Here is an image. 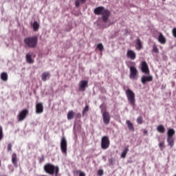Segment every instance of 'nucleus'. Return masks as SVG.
Wrapping results in <instances>:
<instances>
[{"mask_svg": "<svg viewBox=\"0 0 176 176\" xmlns=\"http://www.w3.org/2000/svg\"><path fill=\"white\" fill-rule=\"evenodd\" d=\"M144 135H148V131L146 129L144 130Z\"/></svg>", "mask_w": 176, "mask_h": 176, "instance_id": "39", "label": "nucleus"}, {"mask_svg": "<svg viewBox=\"0 0 176 176\" xmlns=\"http://www.w3.org/2000/svg\"><path fill=\"white\" fill-rule=\"evenodd\" d=\"M12 163L14 164V167L17 168L19 164H17V155L16 153H12Z\"/></svg>", "mask_w": 176, "mask_h": 176, "instance_id": "15", "label": "nucleus"}, {"mask_svg": "<svg viewBox=\"0 0 176 176\" xmlns=\"http://www.w3.org/2000/svg\"><path fill=\"white\" fill-rule=\"evenodd\" d=\"M125 94L129 105H131L133 107H135V94L134 93V91H133V90L130 89H128L125 91Z\"/></svg>", "mask_w": 176, "mask_h": 176, "instance_id": "4", "label": "nucleus"}, {"mask_svg": "<svg viewBox=\"0 0 176 176\" xmlns=\"http://www.w3.org/2000/svg\"><path fill=\"white\" fill-rule=\"evenodd\" d=\"M98 175L99 176H102L104 175V170L102 169L98 170Z\"/></svg>", "mask_w": 176, "mask_h": 176, "instance_id": "35", "label": "nucleus"}, {"mask_svg": "<svg viewBox=\"0 0 176 176\" xmlns=\"http://www.w3.org/2000/svg\"><path fill=\"white\" fill-rule=\"evenodd\" d=\"M153 52H154V53H159V49L157 48V46L156 45V44H154L153 45Z\"/></svg>", "mask_w": 176, "mask_h": 176, "instance_id": "29", "label": "nucleus"}, {"mask_svg": "<svg viewBox=\"0 0 176 176\" xmlns=\"http://www.w3.org/2000/svg\"><path fill=\"white\" fill-rule=\"evenodd\" d=\"M166 141L168 146H170V148L174 146V138H167Z\"/></svg>", "mask_w": 176, "mask_h": 176, "instance_id": "22", "label": "nucleus"}, {"mask_svg": "<svg viewBox=\"0 0 176 176\" xmlns=\"http://www.w3.org/2000/svg\"><path fill=\"white\" fill-rule=\"evenodd\" d=\"M162 1H166V0H162Z\"/></svg>", "mask_w": 176, "mask_h": 176, "instance_id": "45", "label": "nucleus"}, {"mask_svg": "<svg viewBox=\"0 0 176 176\" xmlns=\"http://www.w3.org/2000/svg\"><path fill=\"white\" fill-rule=\"evenodd\" d=\"M153 77L152 76H143L141 78V82L143 85H145L146 82H152Z\"/></svg>", "mask_w": 176, "mask_h": 176, "instance_id": "13", "label": "nucleus"}, {"mask_svg": "<svg viewBox=\"0 0 176 176\" xmlns=\"http://www.w3.org/2000/svg\"><path fill=\"white\" fill-rule=\"evenodd\" d=\"M94 14L97 16L102 15V20L103 23H107L111 16V12L109 10L105 9L103 6H99L96 8L94 10Z\"/></svg>", "mask_w": 176, "mask_h": 176, "instance_id": "1", "label": "nucleus"}, {"mask_svg": "<svg viewBox=\"0 0 176 176\" xmlns=\"http://www.w3.org/2000/svg\"><path fill=\"white\" fill-rule=\"evenodd\" d=\"M44 170L50 175H54V174H55L56 176H58L60 171V168L54 166V164L48 163L44 166Z\"/></svg>", "mask_w": 176, "mask_h": 176, "instance_id": "3", "label": "nucleus"}, {"mask_svg": "<svg viewBox=\"0 0 176 176\" xmlns=\"http://www.w3.org/2000/svg\"><path fill=\"white\" fill-rule=\"evenodd\" d=\"M75 5L76 8H79L80 6V0H76Z\"/></svg>", "mask_w": 176, "mask_h": 176, "instance_id": "34", "label": "nucleus"}, {"mask_svg": "<svg viewBox=\"0 0 176 176\" xmlns=\"http://www.w3.org/2000/svg\"><path fill=\"white\" fill-rule=\"evenodd\" d=\"M158 42H160V43H162V45H166V42H167L166 37H164L163 33L162 32L159 33Z\"/></svg>", "mask_w": 176, "mask_h": 176, "instance_id": "14", "label": "nucleus"}, {"mask_svg": "<svg viewBox=\"0 0 176 176\" xmlns=\"http://www.w3.org/2000/svg\"><path fill=\"white\" fill-rule=\"evenodd\" d=\"M3 138V129L0 126V141Z\"/></svg>", "mask_w": 176, "mask_h": 176, "instance_id": "32", "label": "nucleus"}, {"mask_svg": "<svg viewBox=\"0 0 176 176\" xmlns=\"http://www.w3.org/2000/svg\"><path fill=\"white\" fill-rule=\"evenodd\" d=\"M36 113H42L43 112V104L38 103L36 105Z\"/></svg>", "mask_w": 176, "mask_h": 176, "instance_id": "16", "label": "nucleus"}, {"mask_svg": "<svg viewBox=\"0 0 176 176\" xmlns=\"http://www.w3.org/2000/svg\"><path fill=\"white\" fill-rule=\"evenodd\" d=\"M26 61L28 63V64H33L34 60L31 57V54H26Z\"/></svg>", "mask_w": 176, "mask_h": 176, "instance_id": "24", "label": "nucleus"}, {"mask_svg": "<svg viewBox=\"0 0 176 176\" xmlns=\"http://www.w3.org/2000/svg\"><path fill=\"white\" fill-rule=\"evenodd\" d=\"M8 152H12V143H9L8 144V148H7Z\"/></svg>", "mask_w": 176, "mask_h": 176, "instance_id": "36", "label": "nucleus"}, {"mask_svg": "<svg viewBox=\"0 0 176 176\" xmlns=\"http://www.w3.org/2000/svg\"><path fill=\"white\" fill-rule=\"evenodd\" d=\"M130 69V74L129 78L132 80H137L138 79V70L137 69V67L134 66L129 67Z\"/></svg>", "mask_w": 176, "mask_h": 176, "instance_id": "5", "label": "nucleus"}, {"mask_svg": "<svg viewBox=\"0 0 176 176\" xmlns=\"http://www.w3.org/2000/svg\"><path fill=\"white\" fill-rule=\"evenodd\" d=\"M80 1L81 2V3H86V0H80Z\"/></svg>", "mask_w": 176, "mask_h": 176, "instance_id": "41", "label": "nucleus"}, {"mask_svg": "<svg viewBox=\"0 0 176 176\" xmlns=\"http://www.w3.org/2000/svg\"><path fill=\"white\" fill-rule=\"evenodd\" d=\"M76 116H77V118H80V113H77V114H76Z\"/></svg>", "mask_w": 176, "mask_h": 176, "instance_id": "42", "label": "nucleus"}, {"mask_svg": "<svg viewBox=\"0 0 176 176\" xmlns=\"http://www.w3.org/2000/svg\"><path fill=\"white\" fill-rule=\"evenodd\" d=\"M39 23H38V21H34L33 23L32 27H33V31H38V30H39Z\"/></svg>", "mask_w": 176, "mask_h": 176, "instance_id": "26", "label": "nucleus"}, {"mask_svg": "<svg viewBox=\"0 0 176 176\" xmlns=\"http://www.w3.org/2000/svg\"><path fill=\"white\" fill-rule=\"evenodd\" d=\"M175 135V130L174 129L170 128L168 129L167 138H173V136Z\"/></svg>", "mask_w": 176, "mask_h": 176, "instance_id": "18", "label": "nucleus"}, {"mask_svg": "<svg viewBox=\"0 0 176 176\" xmlns=\"http://www.w3.org/2000/svg\"><path fill=\"white\" fill-rule=\"evenodd\" d=\"M1 80H3V82H7V80H8V73H6V72L1 73Z\"/></svg>", "mask_w": 176, "mask_h": 176, "instance_id": "27", "label": "nucleus"}, {"mask_svg": "<svg viewBox=\"0 0 176 176\" xmlns=\"http://www.w3.org/2000/svg\"><path fill=\"white\" fill-rule=\"evenodd\" d=\"M159 148H160V151H163V149H164V148H165L164 142H160Z\"/></svg>", "mask_w": 176, "mask_h": 176, "instance_id": "31", "label": "nucleus"}, {"mask_svg": "<svg viewBox=\"0 0 176 176\" xmlns=\"http://www.w3.org/2000/svg\"><path fill=\"white\" fill-rule=\"evenodd\" d=\"M86 112H89V105H86L82 111V114L86 113Z\"/></svg>", "mask_w": 176, "mask_h": 176, "instance_id": "33", "label": "nucleus"}, {"mask_svg": "<svg viewBox=\"0 0 176 176\" xmlns=\"http://www.w3.org/2000/svg\"><path fill=\"white\" fill-rule=\"evenodd\" d=\"M97 48L100 50V52H102V50H104V45H102V43H99L97 45Z\"/></svg>", "mask_w": 176, "mask_h": 176, "instance_id": "30", "label": "nucleus"}, {"mask_svg": "<svg viewBox=\"0 0 176 176\" xmlns=\"http://www.w3.org/2000/svg\"><path fill=\"white\" fill-rule=\"evenodd\" d=\"M141 67L142 72L144 74H146L147 75L149 74V67L148 66V63H146V61L142 62Z\"/></svg>", "mask_w": 176, "mask_h": 176, "instance_id": "11", "label": "nucleus"}, {"mask_svg": "<svg viewBox=\"0 0 176 176\" xmlns=\"http://www.w3.org/2000/svg\"><path fill=\"white\" fill-rule=\"evenodd\" d=\"M23 42L28 47L35 49L38 46V36H32L24 38Z\"/></svg>", "mask_w": 176, "mask_h": 176, "instance_id": "2", "label": "nucleus"}, {"mask_svg": "<svg viewBox=\"0 0 176 176\" xmlns=\"http://www.w3.org/2000/svg\"><path fill=\"white\" fill-rule=\"evenodd\" d=\"M89 82L87 80H81L79 84V91H85L86 87H88Z\"/></svg>", "mask_w": 176, "mask_h": 176, "instance_id": "10", "label": "nucleus"}, {"mask_svg": "<svg viewBox=\"0 0 176 176\" xmlns=\"http://www.w3.org/2000/svg\"><path fill=\"white\" fill-rule=\"evenodd\" d=\"M0 167H1V161H0Z\"/></svg>", "mask_w": 176, "mask_h": 176, "instance_id": "44", "label": "nucleus"}, {"mask_svg": "<svg viewBox=\"0 0 176 176\" xmlns=\"http://www.w3.org/2000/svg\"><path fill=\"white\" fill-rule=\"evenodd\" d=\"M126 124H127V127L129 130V131H134V124H133V123L131 122H130V120H127L126 122Z\"/></svg>", "mask_w": 176, "mask_h": 176, "instance_id": "20", "label": "nucleus"}, {"mask_svg": "<svg viewBox=\"0 0 176 176\" xmlns=\"http://www.w3.org/2000/svg\"><path fill=\"white\" fill-rule=\"evenodd\" d=\"M136 120L138 124H142V123H144V120H142V116L138 117Z\"/></svg>", "mask_w": 176, "mask_h": 176, "instance_id": "28", "label": "nucleus"}, {"mask_svg": "<svg viewBox=\"0 0 176 176\" xmlns=\"http://www.w3.org/2000/svg\"><path fill=\"white\" fill-rule=\"evenodd\" d=\"M47 78H50V72H45L41 74V79L43 82H46V80H47Z\"/></svg>", "mask_w": 176, "mask_h": 176, "instance_id": "17", "label": "nucleus"}, {"mask_svg": "<svg viewBox=\"0 0 176 176\" xmlns=\"http://www.w3.org/2000/svg\"><path fill=\"white\" fill-rule=\"evenodd\" d=\"M102 118L104 124H109V122H111V116L108 111H102Z\"/></svg>", "mask_w": 176, "mask_h": 176, "instance_id": "8", "label": "nucleus"}, {"mask_svg": "<svg viewBox=\"0 0 176 176\" xmlns=\"http://www.w3.org/2000/svg\"><path fill=\"white\" fill-rule=\"evenodd\" d=\"M27 115H28V109L22 110L18 115L19 122H23V120L27 118Z\"/></svg>", "mask_w": 176, "mask_h": 176, "instance_id": "9", "label": "nucleus"}, {"mask_svg": "<svg viewBox=\"0 0 176 176\" xmlns=\"http://www.w3.org/2000/svg\"><path fill=\"white\" fill-rule=\"evenodd\" d=\"M126 56L128 58H130L131 60H135L137 57V54H135V52L129 50L126 52Z\"/></svg>", "mask_w": 176, "mask_h": 176, "instance_id": "12", "label": "nucleus"}, {"mask_svg": "<svg viewBox=\"0 0 176 176\" xmlns=\"http://www.w3.org/2000/svg\"><path fill=\"white\" fill-rule=\"evenodd\" d=\"M157 131L161 134H164L166 133V128L163 124H160L157 127Z\"/></svg>", "mask_w": 176, "mask_h": 176, "instance_id": "19", "label": "nucleus"}, {"mask_svg": "<svg viewBox=\"0 0 176 176\" xmlns=\"http://www.w3.org/2000/svg\"><path fill=\"white\" fill-rule=\"evenodd\" d=\"M109 145H111L109 138L108 136H103L101 139V148L104 150L108 149Z\"/></svg>", "mask_w": 176, "mask_h": 176, "instance_id": "6", "label": "nucleus"}, {"mask_svg": "<svg viewBox=\"0 0 176 176\" xmlns=\"http://www.w3.org/2000/svg\"><path fill=\"white\" fill-rule=\"evenodd\" d=\"M79 176H86V175L83 172H80Z\"/></svg>", "mask_w": 176, "mask_h": 176, "instance_id": "40", "label": "nucleus"}, {"mask_svg": "<svg viewBox=\"0 0 176 176\" xmlns=\"http://www.w3.org/2000/svg\"><path fill=\"white\" fill-rule=\"evenodd\" d=\"M129 152V146H126L124 151H122V154H121V157L122 159H125L126 156H127V153Z\"/></svg>", "mask_w": 176, "mask_h": 176, "instance_id": "23", "label": "nucleus"}, {"mask_svg": "<svg viewBox=\"0 0 176 176\" xmlns=\"http://www.w3.org/2000/svg\"><path fill=\"white\" fill-rule=\"evenodd\" d=\"M172 34L174 36V38H176V28H174L172 30Z\"/></svg>", "mask_w": 176, "mask_h": 176, "instance_id": "37", "label": "nucleus"}, {"mask_svg": "<svg viewBox=\"0 0 176 176\" xmlns=\"http://www.w3.org/2000/svg\"><path fill=\"white\" fill-rule=\"evenodd\" d=\"M136 49L137 50H141L142 49V42H141V39L137 38L136 39Z\"/></svg>", "mask_w": 176, "mask_h": 176, "instance_id": "21", "label": "nucleus"}, {"mask_svg": "<svg viewBox=\"0 0 176 176\" xmlns=\"http://www.w3.org/2000/svg\"><path fill=\"white\" fill-rule=\"evenodd\" d=\"M67 139L65 138V137L63 136L60 140V149L63 153H67Z\"/></svg>", "mask_w": 176, "mask_h": 176, "instance_id": "7", "label": "nucleus"}, {"mask_svg": "<svg viewBox=\"0 0 176 176\" xmlns=\"http://www.w3.org/2000/svg\"><path fill=\"white\" fill-rule=\"evenodd\" d=\"M132 64H133V65H135V63L132 62Z\"/></svg>", "mask_w": 176, "mask_h": 176, "instance_id": "43", "label": "nucleus"}, {"mask_svg": "<svg viewBox=\"0 0 176 176\" xmlns=\"http://www.w3.org/2000/svg\"><path fill=\"white\" fill-rule=\"evenodd\" d=\"M109 163L111 166H113V158H109Z\"/></svg>", "mask_w": 176, "mask_h": 176, "instance_id": "38", "label": "nucleus"}, {"mask_svg": "<svg viewBox=\"0 0 176 176\" xmlns=\"http://www.w3.org/2000/svg\"><path fill=\"white\" fill-rule=\"evenodd\" d=\"M75 116V112L74 111H69L67 113V120H72V119Z\"/></svg>", "mask_w": 176, "mask_h": 176, "instance_id": "25", "label": "nucleus"}]
</instances>
